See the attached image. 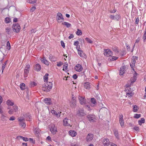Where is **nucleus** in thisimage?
Here are the masks:
<instances>
[{"instance_id":"obj_1","label":"nucleus","mask_w":146,"mask_h":146,"mask_svg":"<svg viewBox=\"0 0 146 146\" xmlns=\"http://www.w3.org/2000/svg\"><path fill=\"white\" fill-rule=\"evenodd\" d=\"M52 84L50 82H47V83H45L43 85L42 90L46 92H49L52 88Z\"/></svg>"},{"instance_id":"obj_2","label":"nucleus","mask_w":146,"mask_h":146,"mask_svg":"<svg viewBox=\"0 0 146 146\" xmlns=\"http://www.w3.org/2000/svg\"><path fill=\"white\" fill-rule=\"evenodd\" d=\"M13 30L14 32L18 33L21 29V27L18 23L14 24L12 27Z\"/></svg>"},{"instance_id":"obj_3","label":"nucleus","mask_w":146,"mask_h":146,"mask_svg":"<svg viewBox=\"0 0 146 146\" xmlns=\"http://www.w3.org/2000/svg\"><path fill=\"white\" fill-rule=\"evenodd\" d=\"M57 20L58 21V23H61L64 21V19L61 13H58L57 14Z\"/></svg>"},{"instance_id":"obj_4","label":"nucleus","mask_w":146,"mask_h":146,"mask_svg":"<svg viewBox=\"0 0 146 146\" xmlns=\"http://www.w3.org/2000/svg\"><path fill=\"white\" fill-rule=\"evenodd\" d=\"M18 107L17 106H14L13 107L12 109H10V110L8 111V113L10 114H12L14 112H16L18 110Z\"/></svg>"},{"instance_id":"obj_5","label":"nucleus","mask_w":146,"mask_h":146,"mask_svg":"<svg viewBox=\"0 0 146 146\" xmlns=\"http://www.w3.org/2000/svg\"><path fill=\"white\" fill-rule=\"evenodd\" d=\"M30 65L29 64L27 65L25 67L24 69V76L25 77H27V75L29 72Z\"/></svg>"},{"instance_id":"obj_6","label":"nucleus","mask_w":146,"mask_h":146,"mask_svg":"<svg viewBox=\"0 0 146 146\" xmlns=\"http://www.w3.org/2000/svg\"><path fill=\"white\" fill-rule=\"evenodd\" d=\"M63 125L65 126H69L70 125V120L67 117L65 118L63 120Z\"/></svg>"},{"instance_id":"obj_7","label":"nucleus","mask_w":146,"mask_h":146,"mask_svg":"<svg viewBox=\"0 0 146 146\" xmlns=\"http://www.w3.org/2000/svg\"><path fill=\"white\" fill-rule=\"evenodd\" d=\"M104 54L105 56L108 57L113 55L112 52L109 49L105 50Z\"/></svg>"},{"instance_id":"obj_8","label":"nucleus","mask_w":146,"mask_h":146,"mask_svg":"<svg viewBox=\"0 0 146 146\" xmlns=\"http://www.w3.org/2000/svg\"><path fill=\"white\" fill-rule=\"evenodd\" d=\"M75 70L78 72H80L83 69L82 66L80 64H78L75 67Z\"/></svg>"},{"instance_id":"obj_9","label":"nucleus","mask_w":146,"mask_h":146,"mask_svg":"<svg viewBox=\"0 0 146 146\" xmlns=\"http://www.w3.org/2000/svg\"><path fill=\"white\" fill-rule=\"evenodd\" d=\"M125 68L126 67L125 66L121 67L119 73L120 75H123L124 73H125L126 71Z\"/></svg>"},{"instance_id":"obj_10","label":"nucleus","mask_w":146,"mask_h":146,"mask_svg":"<svg viewBox=\"0 0 146 146\" xmlns=\"http://www.w3.org/2000/svg\"><path fill=\"white\" fill-rule=\"evenodd\" d=\"M119 121L121 126L122 127H123L124 126V121L123 119V116L122 114L120 115Z\"/></svg>"},{"instance_id":"obj_11","label":"nucleus","mask_w":146,"mask_h":146,"mask_svg":"<svg viewBox=\"0 0 146 146\" xmlns=\"http://www.w3.org/2000/svg\"><path fill=\"white\" fill-rule=\"evenodd\" d=\"M77 115L80 116H83L85 115V113L84 112V110L82 109H79L77 113Z\"/></svg>"},{"instance_id":"obj_12","label":"nucleus","mask_w":146,"mask_h":146,"mask_svg":"<svg viewBox=\"0 0 146 146\" xmlns=\"http://www.w3.org/2000/svg\"><path fill=\"white\" fill-rule=\"evenodd\" d=\"M87 117L89 121L90 122H93L95 119V116L93 115H87Z\"/></svg>"},{"instance_id":"obj_13","label":"nucleus","mask_w":146,"mask_h":146,"mask_svg":"<svg viewBox=\"0 0 146 146\" xmlns=\"http://www.w3.org/2000/svg\"><path fill=\"white\" fill-rule=\"evenodd\" d=\"M93 139V135L91 133H89L87 136L86 141H90Z\"/></svg>"},{"instance_id":"obj_14","label":"nucleus","mask_w":146,"mask_h":146,"mask_svg":"<svg viewBox=\"0 0 146 146\" xmlns=\"http://www.w3.org/2000/svg\"><path fill=\"white\" fill-rule=\"evenodd\" d=\"M80 103L81 104H84L85 103V99L84 98L82 97L79 96L78 97Z\"/></svg>"},{"instance_id":"obj_15","label":"nucleus","mask_w":146,"mask_h":146,"mask_svg":"<svg viewBox=\"0 0 146 146\" xmlns=\"http://www.w3.org/2000/svg\"><path fill=\"white\" fill-rule=\"evenodd\" d=\"M103 144L104 146H109L110 145V141L108 138L104 139Z\"/></svg>"},{"instance_id":"obj_16","label":"nucleus","mask_w":146,"mask_h":146,"mask_svg":"<svg viewBox=\"0 0 146 146\" xmlns=\"http://www.w3.org/2000/svg\"><path fill=\"white\" fill-rule=\"evenodd\" d=\"M44 102L47 105H50L52 104L51 99L50 98H45L44 100Z\"/></svg>"},{"instance_id":"obj_17","label":"nucleus","mask_w":146,"mask_h":146,"mask_svg":"<svg viewBox=\"0 0 146 146\" xmlns=\"http://www.w3.org/2000/svg\"><path fill=\"white\" fill-rule=\"evenodd\" d=\"M72 100L70 102V105L72 108H74L76 106V101L74 99V97L72 98Z\"/></svg>"},{"instance_id":"obj_18","label":"nucleus","mask_w":146,"mask_h":146,"mask_svg":"<svg viewBox=\"0 0 146 146\" xmlns=\"http://www.w3.org/2000/svg\"><path fill=\"white\" fill-rule=\"evenodd\" d=\"M50 131L52 133L55 134L56 132L57 131L56 129L54 127V125H52L50 129Z\"/></svg>"},{"instance_id":"obj_19","label":"nucleus","mask_w":146,"mask_h":146,"mask_svg":"<svg viewBox=\"0 0 146 146\" xmlns=\"http://www.w3.org/2000/svg\"><path fill=\"white\" fill-rule=\"evenodd\" d=\"M90 86V83L89 82H87L84 84V88L86 89L89 90L91 88Z\"/></svg>"},{"instance_id":"obj_20","label":"nucleus","mask_w":146,"mask_h":146,"mask_svg":"<svg viewBox=\"0 0 146 146\" xmlns=\"http://www.w3.org/2000/svg\"><path fill=\"white\" fill-rule=\"evenodd\" d=\"M41 69V66L39 64H36L34 67V69L37 71H39Z\"/></svg>"},{"instance_id":"obj_21","label":"nucleus","mask_w":146,"mask_h":146,"mask_svg":"<svg viewBox=\"0 0 146 146\" xmlns=\"http://www.w3.org/2000/svg\"><path fill=\"white\" fill-rule=\"evenodd\" d=\"M40 60L41 62L43 63L45 65H49L48 62L45 57L41 58Z\"/></svg>"},{"instance_id":"obj_22","label":"nucleus","mask_w":146,"mask_h":146,"mask_svg":"<svg viewBox=\"0 0 146 146\" xmlns=\"http://www.w3.org/2000/svg\"><path fill=\"white\" fill-rule=\"evenodd\" d=\"M91 102L92 104L91 106H94L96 104V101L95 99L94 98H92L91 100Z\"/></svg>"},{"instance_id":"obj_23","label":"nucleus","mask_w":146,"mask_h":146,"mask_svg":"<svg viewBox=\"0 0 146 146\" xmlns=\"http://www.w3.org/2000/svg\"><path fill=\"white\" fill-rule=\"evenodd\" d=\"M69 134L72 137L76 136L77 134L76 132L74 131L71 130L69 131Z\"/></svg>"},{"instance_id":"obj_24","label":"nucleus","mask_w":146,"mask_h":146,"mask_svg":"<svg viewBox=\"0 0 146 146\" xmlns=\"http://www.w3.org/2000/svg\"><path fill=\"white\" fill-rule=\"evenodd\" d=\"M138 123L139 125H141L142 123H145V119L144 118H141L140 120L138 121Z\"/></svg>"},{"instance_id":"obj_25","label":"nucleus","mask_w":146,"mask_h":146,"mask_svg":"<svg viewBox=\"0 0 146 146\" xmlns=\"http://www.w3.org/2000/svg\"><path fill=\"white\" fill-rule=\"evenodd\" d=\"M62 24L66 25L68 28L69 27L71 26V25L70 23L66 22H63L62 23Z\"/></svg>"},{"instance_id":"obj_26","label":"nucleus","mask_w":146,"mask_h":146,"mask_svg":"<svg viewBox=\"0 0 146 146\" xmlns=\"http://www.w3.org/2000/svg\"><path fill=\"white\" fill-rule=\"evenodd\" d=\"M20 88L22 90H24L25 88V85L24 83H21L20 85Z\"/></svg>"},{"instance_id":"obj_27","label":"nucleus","mask_w":146,"mask_h":146,"mask_svg":"<svg viewBox=\"0 0 146 146\" xmlns=\"http://www.w3.org/2000/svg\"><path fill=\"white\" fill-rule=\"evenodd\" d=\"M6 103L7 105L11 106H13L14 104V102H11L10 100H8L7 101Z\"/></svg>"},{"instance_id":"obj_28","label":"nucleus","mask_w":146,"mask_h":146,"mask_svg":"<svg viewBox=\"0 0 146 146\" xmlns=\"http://www.w3.org/2000/svg\"><path fill=\"white\" fill-rule=\"evenodd\" d=\"M2 115L1 117V119L3 121H5L7 120V117L6 116L3 115L2 113Z\"/></svg>"},{"instance_id":"obj_29","label":"nucleus","mask_w":146,"mask_h":146,"mask_svg":"<svg viewBox=\"0 0 146 146\" xmlns=\"http://www.w3.org/2000/svg\"><path fill=\"white\" fill-rule=\"evenodd\" d=\"M5 21L6 23H9L11 21V19L8 17L5 18Z\"/></svg>"},{"instance_id":"obj_30","label":"nucleus","mask_w":146,"mask_h":146,"mask_svg":"<svg viewBox=\"0 0 146 146\" xmlns=\"http://www.w3.org/2000/svg\"><path fill=\"white\" fill-rule=\"evenodd\" d=\"M34 131L36 134H37L38 135V134L39 133L40 130L38 128L36 127Z\"/></svg>"},{"instance_id":"obj_31","label":"nucleus","mask_w":146,"mask_h":146,"mask_svg":"<svg viewBox=\"0 0 146 146\" xmlns=\"http://www.w3.org/2000/svg\"><path fill=\"white\" fill-rule=\"evenodd\" d=\"M114 135L117 138H119V137L118 135V131L117 130H115L114 131Z\"/></svg>"},{"instance_id":"obj_32","label":"nucleus","mask_w":146,"mask_h":146,"mask_svg":"<svg viewBox=\"0 0 146 146\" xmlns=\"http://www.w3.org/2000/svg\"><path fill=\"white\" fill-rule=\"evenodd\" d=\"M18 120L19 121H22L25 120V117L23 116H21L18 118Z\"/></svg>"},{"instance_id":"obj_33","label":"nucleus","mask_w":146,"mask_h":146,"mask_svg":"<svg viewBox=\"0 0 146 146\" xmlns=\"http://www.w3.org/2000/svg\"><path fill=\"white\" fill-rule=\"evenodd\" d=\"M76 34L78 35H81L82 34V33L81 30H79L78 29H77V31L76 32Z\"/></svg>"},{"instance_id":"obj_34","label":"nucleus","mask_w":146,"mask_h":146,"mask_svg":"<svg viewBox=\"0 0 146 146\" xmlns=\"http://www.w3.org/2000/svg\"><path fill=\"white\" fill-rule=\"evenodd\" d=\"M7 49L9 50H10L11 48V46L10 42L9 41H8L7 43Z\"/></svg>"},{"instance_id":"obj_35","label":"nucleus","mask_w":146,"mask_h":146,"mask_svg":"<svg viewBox=\"0 0 146 146\" xmlns=\"http://www.w3.org/2000/svg\"><path fill=\"white\" fill-rule=\"evenodd\" d=\"M36 84L34 82H31L30 84V86L31 87H33L36 86Z\"/></svg>"},{"instance_id":"obj_36","label":"nucleus","mask_w":146,"mask_h":146,"mask_svg":"<svg viewBox=\"0 0 146 146\" xmlns=\"http://www.w3.org/2000/svg\"><path fill=\"white\" fill-rule=\"evenodd\" d=\"M78 54L79 55L81 56H83L82 55V53L83 52V51L81 49H78Z\"/></svg>"},{"instance_id":"obj_37","label":"nucleus","mask_w":146,"mask_h":146,"mask_svg":"<svg viewBox=\"0 0 146 146\" xmlns=\"http://www.w3.org/2000/svg\"><path fill=\"white\" fill-rule=\"evenodd\" d=\"M137 79V77H136L135 76H133L132 79H131V83H133Z\"/></svg>"},{"instance_id":"obj_38","label":"nucleus","mask_w":146,"mask_h":146,"mask_svg":"<svg viewBox=\"0 0 146 146\" xmlns=\"http://www.w3.org/2000/svg\"><path fill=\"white\" fill-rule=\"evenodd\" d=\"M20 125L24 128H25L26 126L25 123L23 121L20 122Z\"/></svg>"},{"instance_id":"obj_39","label":"nucleus","mask_w":146,"mask_h":146,"mask_svg":"<svg viewBox=\"0 0 146 146\" xmlns=\"http://www.w3.org/2000/svg\"><path fill=\"white\" fill-rule=\"evenodd\" d=\"M138 108H137V106L135 105L133 107V111L135 112H136L138 110Z\"/></svg>"},{"instance_id":"obj_40","label":"nucleus","mask_w":146,"mask_h":146,"mask_svg":"<svg viewBox=\"0 0 146 146\" xmlns=\"http://www.w3.org/2000/svg\"><path fill=\"white\" fill-rule=\"evenodd\" d=\"M86 40L88 42L90 43H92V41L89 38H85Z\"/></svg>"},{"instance_id":"obj_41","label":"nucleus","mask_w":146,"mask_h":146,"mask_svg":"<svg viewBox=\"0 0 146 146\" xmlns=\"http://www.w3.org/2000/svg\"><path fill=\"white\" fill-rule=\"evenodd\" d=\"M117 58H118L116 57L113 56L111 58H110L109 59H110L111 61H113L114 60H116Z\"/></svg>"},{"instance_id":"obj_42","label":"nucleus","mask_w":146,"mask_h":146,"mask_svg":"<svg viewBox=\"0 0 146 146\" xmlns=\"http://www.w3.org/2000/svg\"><path fill=\"white\" fill-rule=\"evenodd\" d=\"M141 115L140 114L136 113L135 115V116L134 117L135 118L138 119L141 117Z\"/></svg>"},{"instance_id":"obj_43","label":"nucleus","mask_w":146,"mask_h":146,"mask_svg":"<svg viewBox=\"0 0 146 146\" xmlns=\"http://www.w3.org/2000/svg\"><path fill=\"white\" fill-rule=\"evenodd\" d=\"M68 64H66V65H64L63 66V70L64 71H66L67 70V68L68 67Z\"/></svg>"},{"instance_id":"obj_44","label":"nucleus","mask_w":146,"mask_h":146,"mask_svg":"<svg viewBox=\"0 0 146 146\" xmlns=\"http://www.w3.org/2000/svg\"><path fill=\"white\" fill-rule=\"evenodd\" d=\"M143 41L145 42L146 41V33H144L143 34Z\"/></svg>"},{"instance_id":"obj_45","label":"nucleus","mask_w":146,"mask_h":146,"mask_svg":"<svg viewBox=\"0 0 146 146\" xmlns=\"http://www.w3.org/2000/svg\"><path fill=\"white\" fill-rule=\"evenodd\" d=\"M6 32L8 34H10V33H9L11 30V29L9 27H7L6 29Z\"/></svg>"},{"instance_id":"obj_46","label":"nucleus","mask_w":146,"mask_h":146,"mask_svg":"<svg viewBox=\"0 0 146 146\" xmlns=\"http://www.w3.org/2000/svg\"><path fill=\"white\" fill-rule=\"evenodd\" d=\"M26 119L27 120L30 121L31 120L30 119H31V116L29 114L27 116Z\"/></svg>"},{"instance_id":"obj_47","label":"nucleus","mask_w":146,"mask_h":146,"mask_svg":"<svg viewBox=\"0 0 146 146\" xmlns=\"http://www.w3.org/2000/svg\"><path fill=\"white\" fill-rule=\"evenodd\" d=\"M57 65L59 67L61 66L63 64V62H57Z\"/></svg>"},{"instance_id":"obj_48","label":"nucleus","mask_w":146,"mask_h":146,"mask_svg":"<svg viewBox=\"0 0 146 146\" xmlns=\"http://www.w3.org/2000/svg\"><path fill=\"white\" fill-rule=\"evenodd\" d=\"M51 112L53 114H54L55 115L57 113V112L54 110H52L51 111Z\"/></svg>"},{"instance_id":"obj_49","label":"nucleus","mask_w":146,"mask_h":146,"mask_svg":"<svg viewBox=\"0 0 146 146\" xmlns=\"http://www.w3.org/2000/svg\"><path fill=\"white\" fill-rule=\"evenodd\" d=\"M107 109H106V108H102L100 109L99 111L100 112H102L103 111V110L105 111H107Z\"/></svg>"},{"instance_id":"obj_50","label":"nucleus","mask_w":146,"mask_h":146,"mask_svg":"<svg viewBox=\"0 0 146 146\" xmlns=\"http://www.w3.org/2000/svg\"><path fill=\"white\" fill-rule=\"evenodd\" d=\"M120 18V16L119 15H116L115 16V19L116 20H118Z\"/></svg>"},{"instance_id":"obj_51","label":"nucleus","mask_w":146,"mask_h":146,"mask_svg":"<svg viewBox=\"0 0 146 146\" xmlns=\"http://www.w3.org/2000/svg\"><path fill=\"white\" fill-rule=\"evenodd\" d=\"M112 50L115 52L118 53L119 52L118 50L115 47L112 48Z\"/></svg>"},{"instance_id":"obj_52","label":"nucleus","mask_w":146,"mask_h":146,"mask_svg":"<svg viewBox=\"0 0 146 146\" xmlns=\"http://www.w3.org/2000/svg\"><path fill=\"white\" fill-rule=\"evenodd\" d=\"M61 44L62 46L63 47V48H64L65 47V44L63 41H61Z\"/></svg>"},{"instance_id":"obj_53","label":"nucleus","mask_w":146,"mask_h":146,"mask_svg":"<svg viewBox=\"0 0 146 146\" xmlns=\"http://www.w3.org/2000/svg\"><path fill=\"white\" fill-rule=\"evenodd\" d=\"M36 9V8L35 7H32L31 9V12H33L34 11L35 9Z\"/></svg>"},{"instance_id":"obj_54","label":"nucleus","mask_w":146,"mask_h":146,"mask_svg":"<svg viewBox=\"0 0 146 146\" xmlns=\"http://www.w3.org/2000/svg\"><path fill=\"white\" fill-rule=\"evenodd\" d=\"M22 139L24 141H28V139L26 137H24L22 136Z\"/></svg>"},{"instance_id":"obj_55","label":"nucleus","mask_w":146,"mask_h":146,"mask_svg":"<svg viewBox=\"0 0 146 146\" xmlns=\"http://www.w3.org/2000/svg\"><path fill=\"white\" fill-rule=\"evenodd\" d=\"M125 45L127 47V49L128 51H129L130 50V46L127 43L125 44Z\"/></svg>"},{"instance_id":"obj_56","label":"nucleus","mask_w":146,"mask_h":146,"mask_svg":"<svg viewBox=\"0 0 146 146\" xmlns=\"http://www.w3.org/2000/svg\"><path fill=\"white\" fill-rule=\"evenodd\" d=\"M15 117L13 116H12L10 117L9 119L10 120L13 121V120H15Z\"/></svg>"},{"instance_id":"obj_57","label":"nucleus","mask_w":146,"mask_h":146,"mask_svg":"<svg viewBox=\"0 0 146 146\" xmlns=\"http://www.w3.org/2000/svg\"><path fill=\"white\" fill-rule=\"evenodd\" d=\"M48 77L45 76L44 77V81H47L48 80Z\"/></svg>"},{"instance_id":"obj_58","label":"nucleus","mask_w":146,"mask_h":146,"mask_svg":"<svg viewBox=\"0 0 146 146\" xmlns=\"http://www.w3.org/2000/svg\"><path fill=\"white\" fill-rule=\"evenodd\" d=\"M110 17L112 19H113L114 20H115V16L114 15H110Z\"/></svg>"},{"instance_id":"obj_59","label":"nucleus","mask_w":146,"mask_h":146,"mask_svg":"<svg viewBox=\"0 0 146 146\" xmlns=\"http://www.w3.org/2000/svg\"><path fill=\"white\" fill-rule=\"evenodd\" d=\"M78 77L76 74H74L72 76V78L74 79H76Z\"/></svg>"},{"instance_id":"obj_60","label":"nucleus","mask_w":146,"mask_h":146,"mask_svg":"<svg viewBox=\"0 0 146 146\" xmlns=\"http://www.w3.org/2000/svg\"><path fill=\"white\" fill-rule=\"evenodd\" d=\"M36 2V0H32L31 2L30 1L29 3H34Z\"/></svg>"},{"instance_id":"obj_61","label":"nucleus","mask_w":146,"mask_h":146,"mask_svg":"<svg viewBox=\"0 0 146 146\" xmlns=\"http://www.w3.org/2000/svg\"><path fill=\"white\" fill-rule=\"evenodd\" d=\"M134 129L136 131H139V127L136 126H135L134 127Z\"/></svg>"},{"instance_id":"obj_62","label":"nucleus","mask_w":146,"mask_h":146,"mask_svg":"<svg viewBox=\"0 0 146 146\" xmlns=\"http://www.w3.org/2000/svg\"><path fill=\"white\" fill-rule=\"evenodd\" d=\"M127 95L128 96H129V97L130 96H132L133 95V94L131 93H128L127 94Z\"/></svg>"},{"instance_id":"obj_63","label":"nucleus","mask_w":146,"mask_h":146,"mask_svg":"<svg viewBox=\"0 0 146 146\" xmlns=\"http://www.w3.org/2000/svg\"><path fill=\"white\" fill-rule=\"evenodd\" d=\"M128 4L130 5V6L131 7H133V4L132 3V2H129V3H127L126 4V5H127Z\"/></svg>"},{"instance_id":"obj_64","label":"nucleus","mask_w":146,"mask_h":146,"mask_svg":"<svg viewBox=\"0 0 146 146\" xmlns=\"http://www.w3.org/2000/svg\"><path fill=\"white\" fill-rule=\"evenodd\" d=\"M79 42L78 41H75L74 43V45L75 46H77V45L79 44Z\"/></svg>"}]
</instances>
